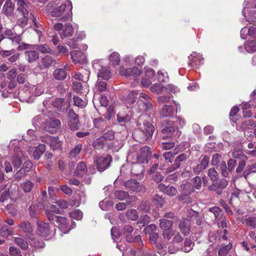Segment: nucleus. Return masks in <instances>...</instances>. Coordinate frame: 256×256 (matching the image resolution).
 Segmentation results:
<instances>
[{"mask_svg": "<svg viewBox=\"0 0 256 256\" xmlns=\"http://www.w3.org/2000/svg\"><path fill=\"white\" fill-rule=\"evenodd\" d=\"M36 88L37 87L34 86H24V88L20 89L18 92V95L20 100L29 102L30 101V98L32 95H38V93L32 92L34 89L36 90Z\"/></svg>", "mask_w": 256, "mask_h": 256, "instance_id": "nucleus-4", "label": "nucleus"}, {"mask_svg": "<svg viewBox=\"0 0 256 256\" xmlns=\"http://www.w3.org/2000/svg\"><path fill=\"white\" fill-rule=\"evenodd\" d=\"M34 184L29 180L25 181L21 185L22 189L26 192H30L34 188Z\"/></svg>", "mask_w": 256, "mask_h": 256, "instance_id": "nucleus-47", "label": "nucleus"}, {"mask_svg": "<svg viewBox=\"0 0 256 256\" xmlns=\"http://www.w3.org/2000/svg\"><path fill=\"white\" fill-rule=\"evenodd\" d=\"M37 226L38 232L42 236L46 237L50 235V230L48 224L38 221L37 222Z\"/></svg>", "mask_w": 256, "mask_h": 256, "instance_id": "nucleus-16", "label": "nucleus"}, {"mask_svg": "<svg viewBox=\"0 0 256 256\" xmlns=\"http://www.w3.org/2000/svg\"><path fill=\"white\" fill-rule=\"evenodd\" d=\"M96 88H97V90L100 92H106L107 89L106 83V82L100 80V78H98V80L96 84Z\"/></svg>", "mask_w": 256, "mask_h": 256, "instance_id": "nucleus-52", "label": "nucleus"}, {"mask_svg": "<svg viewBox=\"0 0 256 256\" xmlns=\"http://www.w3.org/2000/svg\"><path fill=\"white\" fill-rule=\"evenodd\" d=\"M179 228L180 232L184 235L189 234L190 231V222L186 218H182L179 224Z\"/></svg>", "mask_w": 256, "mask_h": 256, "instance_id": "nucleus-23", "label": "nucleus"}, {"mask_svg": "<svg viewBox=\"0 0 256 256\" xmlns=\"http://www.w3.org/2000/svg\"><path fill=\"white\" fill-rule=\"evenodd\" d=\"M138 106L141 111H147L152 109V103L148 100H147L146 102H144L142 100H139L138 102Z\"/></svg>", "mask_w": 256, "mask_h": 256, "instance_id": "nucleus-37", "label": "nucleus"}, {"mask_svg": "<svg viewBox=\"0 0 256 256\" xmlns=\"http://www.w3.org/2000/svg\"><path fill=\"white\" fill-rule=\"evenodd\" d=\"M162 132L166 134L170 138H174L178 137L181 134V132L174 126L172 122H169L168 125L162 129Z\"/></svg>", "mask_w": 256, "mask_h": 256, "instance_id": "nucleus-9", "label": "nucleus"}, {"mask_svg": "<svg viewBox=\"0 0 256 256\" xmlns=\"http://www.w3.org/2000/svg\"><path fill=\"white\" fill-rule=\"evenodd\" d=\"M158 188L164 193L170 196H176L178 192L176 188L174 186L170 185L166 186L163 184H159L158 185Z\"/></svg>", "mask_w": 256, "mask_h": 256, "instance_id": "nucleus-15", "label": "nucleus"}, {"mask_svg": "<svg viewBox=\"0 0 256 256\" xmlns=\"http://www.w3.org/2000/svg\"><path fill=\"white\" fill-rule=\"evenodd\" d=\"M250 24L256 25V12L254 11L250 12V14L247 20Z\"/></svg>", "mask_w": 256, "mask_h": 256, "instance_id": "nucleus-64", "label": "nucleus"}, {"mask_svg": "<svg viewBox=\"0 0 256 256\" xmlns=\"http://www.w3.org/2000/svg\"><path fill=\"white\" fill-rule=\"evenodd\" d=\"M219 166L220 167L222 175L224 177H227L228 176V172L227 170V167L226 162L224 161L222 162L221 163L219 164Z\"/></svg>", "mask_w": 256, "mask_h": 256, "instance_id": "nucleus-60", "label": "nucleus"}, {"mask_svg": "<svg viewBox=\"0 0 256 256\" xmlns=\"http://www.w3.org/2000/svg\"><path fill=\"white\" fill-rule=\"evenodd\" d=\"M188 64L190 67L196 68L200 66L204 61V58L197 52H194L190 56L188 57Z\"/></svg>", "mask_w": 256, "mask_h": 256, "instance_id": "nucleus-12", "label": "nucleus"}, {"mask_svg": "<svg viewBox=\"0 0 256 256\" xmlns=\"http://www.w3.org/2000/svg\"><path fill=\"white\" fill-rule=\"evenodd\" d=\"M120 73L122 76L127 78L136 77L141 74L140 69L136 67L125 69L124 67H121L120 70Z\"/></svg>", "mask_w": 256, "mask_h": 256, "instance_id": "nucleus-11", "label": "nucleus"}, {"mask_svg": "<svg viewBox=\"0 0 256 256\" xmlns=\"http://www.w3.org/2000/svg\"><path fill=\"white\" fill-rule=\"evenodd\" d=\"M53 28L58 32L61 38L72 36L74 32L72 25L69 22L63 24L62 23L58 22L54 24Z\"/></svg>", "mask_w": 256, "mask_h": 256, "instance_id": "nucleus-3", "label": "nucleus"}, {"mask_svg": "<svg viewBox=\"0 0 256 256\" xmlns=\"http://www.w3.org/2000/svg\"><path fill=\"white\" fill-rule=\"evenodd\" d=\"M125 186L127 188L133 192H146V188L134 180H130L126 182Z\"/></svg>", "mask_w": 256, "mask_h": 256, "instance_id": "nucleus-10", "label": "nucleus"}, {"mask_svg": "<svg viewBox=\"0 0 256 256\" xmlns=\"http://www.w3.org/2000/svg\"><path fill=\"white\" fill-rule=\"evenodd\" d=\"M160 227L163 230H170L172 227L173 222L172 220L166 219L160 220Z\"/></svg>", "mask_w": 256, "mask_h": 256, "instance_id": "nucleus-33", "label": "nucleus"}, {"mask_svg": "<svg viewBox=\"0 0 256 256\" xmlns=\"http://www.w3.org/2000/svg\"><path fill=\"white\" fill-rule=\"evenodd\" d=\"M45 151V146L40 144L35 148L32 156L34 159L38 160Z\"/></svg>", "mask_w": 256, "mask_h": 256, "instance_id": "nucleus-31", "label": "nucleus"}, {"mask_svg": "<svg viewBox=\"0 0 256 256\" xmlns=\"http://www.w3.org/2000/svg\"><path fill=\"white\" fill-rule=\"evenodd\" d=\"M136 198L134 196H131L127 199L126 202H119L116 206L118 210H122L126 208L127 205H132L136 201Z\"/></svg>", "mask_w": 256, "mask_h": 256, "instance_id": "nucleus-22", "label": "nucleus"}, {"mask_svg": "<svg viewBox=\"0 0 256 256\" xmlns=\"http://www.w3.org/2000/svg\"><path fill=\"white\" fill-rule=\"evenodd\" d=\"M150 205L151 204L150 202L147 200L142 201L139 206V208L141 210L148 212L150 210Z\"/></svg>", "mask_w": 256, "mask_h": 256, "instance_id": "nucleus-54", "label": "nucleus"}, {"mask_svg": "<svg viewBox=\"0 0 256 256\" xmlns=\"http://www.w3.org/2000/svg\"><path fill=\"white\" fill-rule=\"evenodd\" d=\"M114 196L116 198L120 200H122L126 198L128 199L129 197L131 196H129L128 192L121 190H116L114 192Z\"/></svg>", "mask_w": 256, "mask_h": 256, "instance_id": "nucleus-36", "label": "nucleus"}, {"mask_svg": "<svg viewBox=\"0 0 256 256\" xmlns=\"http://www.w3.org/2000/svg\"><path fill=\"white\" fill-rule=\"evenodd\" d=\"M244 224L252 228H255L256 226V217H250L244 219Z\"/></svg>", "mask_w": 256, "mask_h": 256, "instance_id": "nucleus-46", "label": "nucleus"}, {"mask_svg": "<svg viewBox=\"0 0 256 256\" xmlns=\"http://www.w3.org/2000/svg\"><path fill=\"white\" fill-rule=\"evenodd\" d=\"M112 161V157L108 156L106 157H98L96 158L94 162L99 172H103L107 168Z\"/></svg>", "mask_w": 256, "mask_h": 256, "instance_id": "nucleus-7", "label": "nucleus"}, {"mask_svg": "<svg viewBox=\"0 0 256 256\" xmlns=\"http://www.w3.org/2000/svg\"><path fill=\"white\" fill-rule=\"evenodd\" d=\"M136 94L134 92H132L127 96V98H125L124 102L131 105L135 102L136 100V97L135 96Z\"/></svg>", "mask_w": 256, "mask_h": 256, "instance_id": "nucleus-49", "label": "nucleus"}, {"mask_svg": "<svg viewBox=\"0 0 256 256\" xmlns=\"http://www.w3.org/2000/svg\"><path fill=\"white\" fill-rule=\"evenodd\" d=\"M172 98L171 94H166V96H161L158 98V102L160 104L168 102Z\"/></svg>", "mask_w": 256, "mask_h": 256, "instance_id": "nucleus-57", "label": "nucleus"}, {"mask_svg": "<svg viewBox=\"0 0 256 256\" xmlns=\"http://www.w3.org/2000/svg\"><path fill=\"white\" fill-rule=\"evenodd\" d=\"M19 227L26 232L30 233L32 231V225L28 222H22Z\"/></svg>", "mask_w": 256, "mask_h": 256, "instance_id": "nucleus-51", "label": "nucleus"}, {"mask_svg": "<svg viewBox=\"0 0 256 256\" xmlns=\"http://www.w3.org/2000/svg\"><path fill=\"white\" fill-rule=\"evenodd\" d=\"M186 154H182L178 156L175 160L174 164L172 166L168 168H167V172H172L176 170V168H178L180 166V162L186 160Z\"/></svg>", "mask_w": 256, "mask_h": 256, "instance_id": "nucleus-20", "label": "nucleus"}, {"mask_svg": "<svg viewBox=\"0 0 256 256\" xmlns=\"http://www.w3.org/2000/svg\"><path fill=\"white\" fill-rule=\"evenodd\" d=\"M208 210L210 212L214 214L215 219L218 221H219L222 216V210L218 207L214 206L212 208H209Z\"/></svg>", "mask_w": 256, "mask_h": 256, "instance_id": "nucleus-38", "label": "nucleus"}, {"mask_svg": "<svg viewBox=\"0 0 256 256\" xmlns=\"http://www.w3.org/2000/svg\"><path fill=\"white\" fill-rule=\"evenodd\" d=\"M70 216L72 218L78 220L82 218V213L79 210H76L71 212Z\"/></svg>", "mask_w": 256, "mask_h": 256, "instance_id": "nucleus-59", "label": "nucleus"}, {"mask_svg": "<svg viewBox=\"0 0 256 256\" xmlns=\"http://www.w3.org/2000/svg\"><path fill=\"white\" fill-rule=\"evenodd\" d=\"M43 141L48 144L54 150L58 149L62 146V142L56 137L48 136Z\"/></svg>", "mask_w": 256, "mask_h": 256, "instance_id": "nucleus-14", "label": "nucleus"}, {"mask_svg": "<svg viewBox=\"0 0 256 256\" xmlns=\"http://www.w3.org/2000/svg\"><path fill=\"white\" fill-rule=\"evenodd\" d=\"M228 182L225 178H222L218 182L214 183L209 186L208 188L212 190H216L217 188L224 189L226 187Z\"/></svg>", "mask_w": 256, "mask_h": 256, "instance_id": "nucleus-21", "label": "nucleus"}, {"mask_svg": "<svg viewBox=\"0 0 256 256\" xmlns=\"http://www.w3.org/2000/svg\"><path fill=\"white\" fill-rule=\"evenodd\" d=\"M126 216L130 220H136L138 218V212L134 209H130L127 210Z\"/></svg>", "mask_w": 256, "mask_h": 256, "instance_id": "nucleus-43", "label": "nucleus"}, {"mask_svg": "<svg viewBox=\"0 0 256 256\" xmlns=\"http://www.w3.org/2000/svg\"><path fill=\"white\" fill-rule=\"evenodd\" d=\"M30 50H26L24 54L26 60L30 63L36 62L39 58V54L37 50L33 49H30Z\"/></svg>", "mask_w": 256, "mask_h": 256, "instance_id": "nucleus-17", "label": "nucleus"}, {"mask_svg": "<svg viewBox=\"0 0 256 256\" xmlns=\"http://www.w3.org/2000/svg\"><path fill=\"white\" fill-rule=\"evenodd\" d=\"M158 78L160 82H166L168 79V74L166 72L161 71L158 72Z\"/></svg>", "mask_w": 256, "mask_h": 256, "instance_id": "nucleus-63", "label": "nucleus"}, {"mask_svg": "<svg viewBox=\"0 0 256 256\" xmlns=\"http://www.w3.org/2000/svg\"><path fill=\"white\" fill-rule=\"evenodd\" d=\"M134 135L138 138L137 140L140 142H144L149 138L148 136L144 132V130L140 128L134 132Z\"/></svg>", "mask_w": 256, "mask_h": 256, "instance_id": "nucleus-25", "label": "nucleus"}, {"mask_svg": "<svg viewBox=\"0 0 256 256\" xmlns=\"http://www.w3.org/2000/svg\"><path fill=\"white\" fill-rule=\"evenodd\" d=\"M252 172H256V164L248 166L243 172L242 176L246 179L249 174Z\"/></svg>", "mask_w": 256, "mask_h": 256, "instance_id": "nucleus-39", "label": "nucleus"}, {"mask_svg": "<svg viewBox=\"0 0 256 256\" xmlns=\"http://www.w3.org/2000/svg\"><path fill=\"white\" fill-rule=\"evenodd\" d=\"M178 153V151L173 153L172 152H165L163 154V156L166 160L170 162H172V160L174 157V155Z\"/></svg>", "mask_w": 256, "mask_h": 256, "instance_id": "nucleus-62", "label": "nucleus"}, {"mask_svg": "<svg viewBox=\"0 0 256 256\" xmlns=\"http://www.w3.org/2000/svg\"><path fill=\"white\" fill-rule=\"evenodd\" d=\"M22 41L20 36H14L12 37L6 38L4 43L6 44L18 45Z\"/></svg>", "mask_w": 256, "mask_h": 256, "instance_id": "nucleus-30", "label": "nucleus"}, {"mask_svg": "<svg viewBox=\"0 0 256 256\" xmlns=\"http://www.w3.org/2000/svg\"><path fill=\"white\" fill-rule=\"evenodd\" d=\"M134 230V228L132 226L130 225H126L124 226L122 231L124 234L126 240L128 242H132L135 240H138L140 239V235H136L134 237L132 236V233Z\"/></svg>", "mask_w": 256, "mask_h": 256, "instance_id": "nucleus-13", "label": "nucleus"}, {"mask_svg": "<svg viewBox=\"0 0 256 256\" xmlns=\"http://www.w3.org/2000/svg\"><path fill=\"white\" fill-rule=\"evenodd\" d=\"M245 49L248 52H253L256 51V42L254 40H250L245 45Z\"/></svg>", "mask_w": 256, "mask_h": 256, "instance_id": "nucleus-44", "label": "nucleus"}, {"mask_svg": "<svg viewBox=\"0 0 256 256\" xmlns=\"http://www.w3.org/2000/svg\"><path fill=\"white\" fill-rule=\"evenodd\" d=\"M47 218L50 222L54 224L56 222L62 228H65L68 226V220L64 217L58 216L48 212Z\"/></svg>", "mask_w": 256, "mask_h": 256, "instance_id": "nucleus-6", "label": "nucleus"}, {"mask_svg": "<svg viewBox=\"0 0 256 256\" xmlns=\"http://www.w3.org/2000/svg\"><path fill=\"white\" fill-rule=\"evenodd\" d=\"M68 125L72 130H76L80 126L79 118L73 110L68 112Z\"/></svg>", "mask_w": 256, "mask_h": 256, "instance_id": "nucleus-8", "label": "nucleus"}, {"mask_svg": "<svg viewBox=\"0 0 256 256\" xmlns=\"http://www.w3.org/2000/svg\"><path fill=\"white\" fill-rule=\"evenodd\" d=\"M222 161L223 160H222V156L218 154H216L212 156V164L214 166H217L219 165Z\"/></svg>", "mask_w": 256, "mask_h": 256, "instance_id": "nucleus-56", "label": "nucleus"}, {"mask_svg": "<svg viewBox=\"0 0 256 256\" xmlns=\"http://www.w3.org/2000/svg\"><path fill=\"white\" fill-rule=\"evenodd\" d=\"M110 60L114 66L118 65L120 62L119 54L116 52L112 53L110 56Z\"/></svg>", "mask_w": 256, "mask_h": 256, "instance_id": "nucleus-48", "label": "nucleus"}, {"mask_svg": "<svg viewBox=\"0 0 256 256\" xmlns=\"http://www.w3.org/2000/svg\"><path fill=\"white\" fill-rule=\"evenodd\" d=\"M90 74V72H86V76H88L84 77L80 73L78 72V73H76L74 74V78L76 80H82V81H83L84 82H86L88 80V76H89Z\"/></svg>", "mask_w": 256, "mask_h": 256, "instance_id": "nucleus-58", "label": "nucleus"}, {"mask_svg": "<svg viewBox=\"0 0 256 256\" xmlns=\"http://www.w3.org/2000/svg\"><path fill=\"white\" fill-rule=\"evenodd\" d=\"M22 152L16 154L12 157V163L14 167L18 168L22 164V161L21 160Z\"/></svg>", "mask_w": 256, "mask_h": 256, "instance_id": "nucleus-41", "label": "nucleus"}, {"mask_svg": "<svg viewBox=\"0 0 256 256\" xmlns=\"http://www.w3.org/2000/svg\"><path fill=\"white\" fill-rule=\"evenodd\" d=\"M192 242L190 239L186 238L184 242V246L182 248V251H183L185 252H190L192 248Z\"/></svg>", "mask_w": 256, "mask_h": 256, "instance_id": "nucleus-53", "label": "nucleus"}, {"mask_svg": "<svg viewBox=\"0 0 256 256\" xmlns=\"http://www.w3.org/2000/svg\"><path fill=\"white\" fill-rule=\"evenodd\" d=\"M53 75L56 80H60L66 78L67 74L64 69L57 68L54 70Z\"/></svg>", "mask_w": 256, "mask_h": 256, "instance_id": "nucleus-29", "label": "nucleus"}, {"mask_svg": "<svg viewBox=\"0 0 256 256\" xmlns=\"http://www.w3.org/2000/svg\"><path fill=\"white\" fill-rule=\"evenodd\" d=\"M30 20H32L34 22L35 27L34 30L36 32L37 34L40 36L42 35V25L36 20V18L31 13L30 14Z\"/></svg>", "mask_w": 256, "mask_h": 256, "instance_id": "nucleus-34", "label": "nucleus"}, {"mask_svg": "<svg viewBox=\"0 0 256 256\" xmlns=\"http://www.w3.org/2000/svg\"><path fill=\"white\" fill-rule=\"evenodd\" d=\"M140 128H142L144 130V132L149 138L152 136L154 130V126L148 122H144L142 126H141Z\"/></svg>", "mask_w": 256, "mask_h": 256, "instance_id": "nucleus-28", "label": "nucleus"}, {"mask_svg": "<svg viewBox=\"0 0 256 256\" xmlns=\"http://www.w3.org/2000/svg\"><path fill=\"white\" fill-rule=\"evenodd\" d=\"M178 130L179 128H182L185 124L184 120L180 116H176L174 118V120L172 122Z\"/></svg>", "mask_w": 256, "mask_h": 256, "instance_id": "nucleus-50", "label": "nucleus"}, {"mask_svg": "<svg viewBox=\"0 0 256 256\" xmlns=\"http://www.w3.org/2000/svg\"><path fill=\"white\" fill-rule=\"evenodd\" d=\"M14 242L23 250H26L28 248V242L24 239L20 238H14Z\"/></svg>", "mask_w": 256, "mask_h": 256, "instance_id": "nucleus-45", "label": "nucleus"}, {"mask_svg": "<svg viewBox=\"0 0 256 256\" xmlns=\"http://www.w3.org/2000/svg\"><path fill=\"white\" fill-rule=\"evenodd\" d=\"M208 175L212 182H216L218 178V174L214 168H210L208 170Z\"/></svg>", "mask_w": 256, "mask_h": 256, "instance_id": "nucleus-42", "label": "nucleus"}, {"mask_svg": "<svg viewBox=\"0 0 256 256\" xmlns=\"http://www.w3.org/2000/svg\"><path fill=\"white\" fill-rule=\"evenodd\" d=\"M82 144L80 143L77 144L69 152V156L70 158H76L80 152L82 148Z\"/></svg>", "mask_w": 256, "mask_h": 256, "instance_id": "nucleus-35", "label": "nucleus"}, {"mask_svg": "<svg viewBox=\"0 0 256 256\" xmlns=\"http://www.w3.org/2000/svg\"><path fill=\"white\" fill-rule=\"evenodd\" d=\"M17 2L18 10L22 15V17L18 20V23L21 27H24L26 25L28 20L30 18L28 10L30 4L27 0H17Z\"/></svg>", "mask_w": 256, "mask_h": 256, "instance_id": "nucleus-2", "label": "nucleus"}, {"mask_svg": "<svg viewBox=\"0 0 256 256\" xmlns=\"http://www.w3.org/2000/svg\"><path fill=\"white\" fill-rule=\"evenodd\" d=\"M232 248V245L231 244L229 243L219 250L218 254L220 256H226Z\"/></svg>", "mask_w": 256, "mask_h": 256, "instance_id": "nucleus-55", "label": "nucleus"}, {"mask_svg": "<svg viewBox=\"0 0 256 256\" xmlns=\"http://www.w3.org/2000/svg\"><path fill=\"white\" fill-rule=\"evenodd\" d=\"M72 88L77 93L84 95H86L89 91V88L87 84H85L84 86H82L80 82H74Z\"/></svg>", "mask_w": 256, "mask_h": 256, "instance_id": "nucleus-19", "label": "nucleus"}, {"mask_svg": "<svg viewBox=\"0 0 256 256\" xmlns=\"http://www.w3.org/2000/svg\"><path fill=\"white\" fill-rule=\"evenodd\" d=\"M174 108L170 105H164L160 112V115L163 117H168L174 115Z\"/></svg>", "mask_w": 256, "mask_h": 256, "instance_id": "nucleus-26", "label": "nucleus"}, {"mask_svg": "<svg viewBox=\"0 0 256 256\" xmlns=\"http://www.w3.org/2000/svg\"><path fill=\"white\" fill-rule=\"evenodd\" d=\"M68 5L65 4H62L54 8L50 12L52 17L55 18L58 21L65 22L70 20L72 18V4L68 0Z\"/></svg>", "mask_w": 256, "mask_h": 256, "instance_id": "nucleus-1", "label": "nucleus"}, {"mask_svg": "<svg viewBox=\"0 0 256 256\" xmlns=\"http://www.w3.org/2000/svg\"><path fill=\"white\" fill-rule=\"evenodd\" d=\"M33 50H38L42 53H50L51 49L48 44H42L38 45H34L32 48Z\"/></svg>", "mask_w": 256, "mask_h": 256, "instance_id": "nucleus-32", "label": "nucleus"}, {"mask_svg": "<svg viewBox=\"0 0 256 256\" xmlns=\"http://www.w3.org/2000/svg\"><path fill=\"white\" fill-rule=\"evenodd\" d=\"M74 104L78 106L83 107L86 104L84 101L82 100L78 96H74L73 98Z\"/></svg>", "mask_w": 256, "mask_h": 256, "instance_id": "nucleus-61", "label": "nucleus"}, {"mask_svg": "<svg viewBox=\"0 0 256 256\" xmlns=\"http://www.w3.org/2000/svg\"><path fill=\"white\" fill-rule=\"evenodd\" d=\"M93 68L98 71V78L108 80L111 78V72L106 68L102 67L98 60H94L92 64Z\"/></svg>", "mask_w": 256, "mask_h": 256, "instance_id": "nucleus-5", "label": "nucleus"}, {"mask_svg": "<svg viewBox=\"0 0 256 256\" xmlns=\"http://www.w3.org/2000/svg\"><path fill=\"white\" fill-rule=\"evenodd\" d=\"M87 172H88V169L86 164L84 162H80L78 164L74 173L76 176L82 177L85 175Z\"/></svg>", "mask_w": 256, "mask_h": 256, "instance_id": "nucleus-18", "label": "nucleus"}, {"mask_svg": "<svg viewBox=\"0 0 256 256\" xmlns=\"http://www.w3.org/2000/svg\"><path fill=\"white\" fill-rule=\"evenodd\" d=\"M14 5L11 0H7L4 5L2 12L6 16H10L14 10Z\"/></svg>", "mask_w": 256, "mask_h": 256, "instance_id": "nucleus-27", "label": "nucleus"}, {"mask_svg": "<svg viewBox=\"0 0 256 256\" xmlns=\"http://www.w3.org/2000/svg\"><path fill=\"white\" fill-rule=\"evenodd\" d=\"M56 63V60L50 56H46L42 60L40 66L42 68H47L54 65Z\"/></svg>", "mask_w": 256, "mask_h": 256, "instance_id": "nucleus-24", "label": "nucleus"}, {"mask_svg": "<svg viewBox=\"0 0 256 256\" xmlns=\"http://www.w3.org/2000/svg\"><path fill=\"white\" fill-rule=\"evenodd\" d=\"M150 90L152 92L159 94L165 92V88L161 84H154L150 87Z\"/></svg>", "mask_w": 256, "mask_h": 256, "instance_id": "nucleus-40", "label": "nucleus"}]
</instances>
